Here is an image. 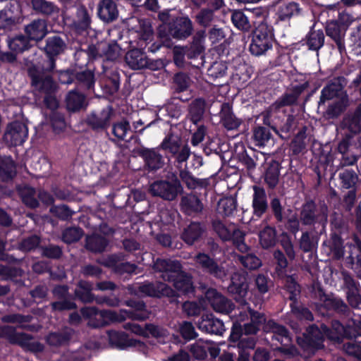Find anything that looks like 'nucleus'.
Segmentation results:
<instances>
[{
	"label": "nucleus",
	"instance_id": "c9c22d12",
	"mask_svg": "<svg viewBox=\"0 0 361 361\" xmlns=\"http://www.w3.org/2000/svg\"><path fill=\"white\" fill-rule=\"evenodd\" d=\"M341 126L354 135L361 132V102L353 111H348L344 115Z\"/></svg>",
	"mask_w": 361,
	"mask_h": 361
},
{
	"label": "nucleus",
	"instance_id": "6ab92c4d",
	"mask_svg": "<svg viewBox=\"0 0 361 361\" xmlns=\"http://www.w3.org/2000/svg\"><path fill=\"white\" fill-rule=\"evenodd\" d=\"M114 111L111 105H107L99 111H92L86 118L87 125L94 131L107 130L110 125Z\"/></svg>",
	"mask_w": 361,
	"mask_h": 361
},
{
	"label": "nucleus",
	"instance_id": "72a5a7b5",
	"mask_svg": "<svg viewBox=\"0 0 361 361\" xmlns=\"http://www.w3.org/2000/svg\"><path fill=\"white\" fill-rule=\"evenodd\" d=\"M205 298L212 307L217 312L224 313L231 310V302L214 288H209L205 292Z\"/></svg>",
	"mask_w": 361,
	"mask_h": 361
},
{
	"label": "nucleus",
	"instance_id": "4c0bfd02",
	"mask_svg": "<svg viewBox=\"0 0 361 361\" xmlns=\"http://www.w3.org/2000/svg\"><path fill=\"white\" fill-rule=\"evenodd\" d=\"M206 37V30H200L192 37V41L188 45L183 47L186 56L189 59H197L204 51V42Z\"/></svg>",
	"mask_w": 361,
	"mask_h": 361
},
{
	"label": "nucleus",
	"instance_id": "f3484780",
	"mask_svg": "<svg viewBox=\"0 0 361 361\" xmlns=\"http://www.w3.org/2000/svg\"><path fill=\"white\" fill-rule=\"evenodd\" d=\"M308 82H305L302 84L293 86L290 92H284L265 110H268V113L271 116V114L274 112L281 111V109L283 107L297 104L300 96L308 88Z\"/></svg>",
	"mask_w": 361,
	"mask_h": 361
},
{
	"label": "nucleus",
	"instance_id": "f257e3e1",
	"mask_svg": "<svg viewBox=\"0 0 361 361\" xmlns=\"http://www.w3.org/2000/svg\"><path fill=\"white\" fill-rule=\"evenodd\" d=\"M293 217L288 221V232L295 235L300 230V226L312 229L314 233L324 235L326 232L328 224V207L324 204L319 207L312 199H305Z\"/></svg>",
	"mask_w": 361,
	"mask_h": 361
},
{
	"label": "nucleus",
	"instance_id": "ea45409f",
	"mask_svg": "<svg viewBox=\"0 0 361 361\" xmlns=\"http://www.w3.org/2000/svg\"><path fill=\"white\" fill-rule=\"evenodd\" d=\"M92 283L85 280H80L74 290L72 300H78L84 304L92 303L96 300L97 296L92 293Z\"/></svg>",
	"mask_w": 361,
	"mask_h": 361
},
{
	"label": "nucleus",
	"instance_id": "e2e57ef3",
	"mask_svg": "<svg viewBox=\"0 0 361 361\" xmlns=\"http://www.w3.org/2000/svg\"><path fill=\"white\" fill-rule=\"evenodd\" d=\"M120 83V74L117 71H112L109 73V75L102 80L101 86L104 93L112 96L118 91Z\"/></svg>",
	"mask_w": 361,
	"mask_h": 361
},
{
	"label": "nucleus",
	"instance_id": "338daca9",
	"mask_svg": "<svg viewBox=\"0 0 361 361\" xmlns=\"http://www.w3.org/2000/svg\"><path fill=\"white\" fill-rule=\"evenodd\" d=\"M324 39L322 30L311 29L306 36V44L310 50L318 51L324 46Z\"/></svg>",
	"mask_w": 361,
	"mask_h": 361
},
{
	"label": "nucleus",
	"instance_id": "aec40b11",
	"mask_svg": "<svg viewBox=\"0 0 361 361\" xmlns=\"http://www.w3.org/2000/svg\"><path fill=\"white\" fill-rule=\"evenodd\" d=\"M153 269L161 273L164 281L171 282L183 270V266L178 260L158 257L154 261Z\"/></svg>",
	"mask_w": 361,
	"mask_h": 361
},
{
	"label": "nucleus",
	"instance_id": "a878e982",
	"mask_svg": "<svg viewBox=\"0 0 361 361\" xmlns=\"http://www.w3.org/2000/svg\"><path fill=\"white\" fill-rule=\"evenodd\" d=\"M191 80L188 73L178 72L173 78L172 90L173 94L171 98L172 104H175L176 100L182 102H188L191 97L190 94L185 95L181 93L187 91L190 85Z\"/></svg>",
	"mask_w": 361,
	"mask_h": 361
},
{
	"label": "nucleus",
	"instance_id": "2f4dec72",
	"mask_svg": "<svg viewBox=\"0 0 361 361\" xmlns=\"http://www.w3.org/2000/svg\"><path fill=\"white\" fill-rule=\"evenodd\" d=\"M24 32L31 41H41L48 34L47 20L36 18L31 20L24 26Z\"/></svg>",
	"mask_w": 361,
	"mask_h": 361
},
{
	"label": "nucleus",
	"instance_id": "6e6d98bb",
	"mask_svg": "<svg viewBox=\"0 0 361 361\" xmlns=\"http://www.w3.org/2000/svg\"><path fill=\"white\" fill-rule=\"evenodd\" d=\"M126 305L133 308L132 311L129 312L130 317L133 319L138 321H145L149 317V313L147 310V305L142 300L130 299L126 301Z\"/></svg>",
	"mask_w": 361,
	"mask_h": 361
},
{
	"label": "nucleus",
	"instance_id": "37998d69",
	"mask_svg": "<svg viewBox=\"0 0 361 361\" xmlns=\"http://www.w3.org/2000/svg\"><path fill=\"white\" fill-rule=\"evenodd\" d=\"M29 5L36 15L44 18L56 15L59 11V7L54 3L47 0H30Z\"/></svg>",
	"mask_w": 361,
	"mask_h": 361
},
{
	"label": "nucleus",
	"instance_id": "864d4df0",
	"mask_svg": "<svg viewBox=\"0 0 361 361\" xmlns=\"http://www.w3.org/2000/svg\"><path fill=\"white\" fill-rule=\"evenodd\" d=\"M92 10H88L85 6L80 5L77 7L75 25L78 30L86 31L90 28L92 23Z\"/></svg>",
	"mask_w": 361,
	"mask_h": 361
},
{
	"label": "nucleus",
	"instance_id": "de8ad7c7",
	"mask_svg": "<svg viewBox=\"0 0 361 361\" xmlns=\"http://www.w3.org/2000/svg\"><path fill=\"white\" fill-rule=\"evenodd\" d=\"M109 244V240L100 234L93 233L85 238V248L92 253H102Z\"/></svg>",
	"mask_w": 361,
	"mask_h": 361
},
{
	"label": "nucleus",
	"instance_id": "774afa93",
	"mask_svg": "<svg viewBox=\"0 0 361 361\" xmlns=\"http://www.w3.org/2000/svg\"><path fill=\"white\" fill-rule=\"evenodd\" d=\"M338 179L341 189L356 188L359 178L357 173L353 169H343L338 173Z\"/></svg>",
	"mask_w": 361,
	"mask_h": 361
},
{
	"label": "nucleus",
	"instance_id": "a18cd8bd",
	"mask_svg": "<svg viewBox=\"0 0 361 361\" xmlns=\"http://www.w3.org/2000/svg\"><path fill=\"white\" fill-rule=\"evenodd\" d=\"M281 169V164L276 160L271 159L267 163L263 176L269 188L274 189L278 185Z\"/></svg>",
	"mask_w": 361,
	"mask_h": 361
},
{
	"label": "nucleus",
	"instance_id": "393cba45",
	"mask_svg": "<svg viewBox=\"0 0 361 361\" xmlns=\"http://www.w3.org/2000/svg\"><path fill=\"white\" fill-rule=\"evenodd\" d=\"M160 149L142 147L137 151L138 155L142 158L145 168L149 172H155L162 169L165 164L164 157L159 153Z\"/></svg>",
	"mask_w": 361,
	"mask_h": 361
},
{
	"label": "nucleus",
	"instance_id": "3c124183",
	"mask_svg": "<svg viewBox=\"0 0 361 361\" xmlns=\"http://www.w3.org/2000/svg\"><path fill=\"white\" fill-rule=\"evenodd\" d=\"M182 137L170 131L163 139L162 142L158 146V148L164 151L166 154L169 156L174 150L178 149L183 144H185Z\"/></svg>",
	"mask_w": 361,
	"mask_h": 361
},
{
	"label": "nucleus",
	"instance_id": "603ef678",
	"mask_svg": "<svg viewBox=\"0 0 361 361\" xmlns=\"http://www.w3.org/2000/svg\"><path fill=\"white\" fill-rule=\"evenodd\" d=\"M66 47L63 39L58 35H54L47 38L44 50L47 56L56 57L64 51Z\"/></svg>",
	"mask_w": 361,
	"mask_h": 361
},
{
	"label": "nucleus",
	"instance_id": "b1692460",
	"mask_svg": "<svg viewBox=\"0 0 361 361\" xmlns=\"http://www.w3.org/2000/svg\"><path fill=\"white\" fill-rule=\"evenodd\" d=\"M252 188V218L259 219L265 214L267 215L269 209H270V200H268L267 195L264 188L254 185Z\"/></svg>",
	"mask_w": 361,
	"mask_h": 361
},
{
	"label": "nucleus",
	"instance_id": "423d86ee",
	"mask_svg": "<svg viewBox=\"0 0 361 361\" xmlns=\"http://www.w3.org/2000/svg\"><path fill=\"white\" fill-rule=\"evenodd\" d=\"M6 339L10 344L16 345L26 351L39 353L44 350V345L39 341H33V336L25 332H17L16 328L10 325H0V339Z\"/></svg>",
	"mask_w": 361,
	"mask_h": 361
},
{
	"label": "nucleus",
	"instance_id": "58836bf2",
	"mask_svg": "<svg viewBox=\"0 0 361 361\" xmlns=\"http://www.w3.org/2000/svg\"><path fill=\"white\" fill-rule=\"evenodd\" d=\"M97 16L104 23H111L118 16L117 5L114 0H101L97 7Z\"/></svg>",
	"mask_w": 361,
	"mask_h": 361
},
{
	"label": "nucleus",
	"instance_id": "4be33fe9",
	"mask_svg": "<svg viewBox=\"0 0 361 361\" xmlns=\"http://www.w3.org/2000/svg\"><path fill=\"white\" fill-rule=\"evenodd\" d=\"M195 262L202 271L210 276L220 280H224L227 273L225 268L208 254L199 252L195 256Z\"/></svg>",
	"mask_w": 361,
	"mask_h": 361
},
{
	"label": "nucleus",
	"instance_id": "39448f33",
	"mask_svg": "<svg viewBox=\"0 0 361 361\" xmlns=\"http://www.w3.org/2000/svg\"><path fill=\"white\" fill-rule=\"evenodd\" d=\"M263 123L270 126L283 140L288 139L297 127L295 116L290 114H286L285 111L274 112L271 116L268 110H264Z\"/></svg>",
	"mask_w": 361,
	"mask_h": 361
},
{
	"label": "nucleus",
	"instance_id": "7ed1b4c3",
	"mask_svg": "<svg viewBox=\"0 0 361 361\" xmlns=\"http://www.w3.org/2000/svg\"><path fill=\"white\" fill-rule=\"evenodd\" d=\"M347 79L338 76L331 80L322 90L318 105H324L326 101L336 99L331 103L325 112L329 119H336L345 112L350 105V98L345 90Z\"/></svg>",
	"mask_w": 361,
	"mask_h": 361
},
{
	"label": "nucleus",
	"instance_id": "8fccbe9b",
	"mask_svg": "<svg viewBox=\"0 0 361 361\" xmlns=\"http://www.w3.org/2000/svg\"><path fill=\"white\" fill-rule=\"evenodd\" d=\"M322 235L311 231H305L302 233L299 240V247L304 252H312L318 246L319 238Z\"/></svg>",
	"mask_w": 361,
	"mask_h": 361
},
{
	"label": "nucleus",
	"instance_id": "bf43d9fd",
	"mask_svg": "<svg viewBox=\"0 0 361 361\" xmlns=\"http://www.w3.org/2000/svg\"><path fill=\"white\" fill-rule=\"evenodd\" d=\"M99 312L94 307H83L80 310L81 317L84 319H88V325L93 329L103 327L107 324L106 322L97 318V317H99Z\"/></svg>",
	"mask_w": 361,
	"mask_h": 361
},
{
	"label": "nucleus",
	"instance_id": "20e7f679",
	"mask_svg": "<svg viewBox=\"0 0 361 361\" xmlns=\"http://www.w3.org/2000/svg\"><path fill=\"white\" fill-rule=\"evenodd\" d=\"M316 295L319 300L317 304V312L324 317H331L334 315L348 317L351 314V310L348 304L338 295L334 293H326L324 289L319 286Z\"/></svg>",
	"mask_w": 361,
	"mask_h": 361
},
{
	"label": "nucleus",
	"instance_id": "a211bd4d",
	"mask_svg": "<svg viewBox=\"0 0 361 361\" xmlns=\"http://www.w3.org/2000/svg\"><path fill=\"white\" fill-rule=\"evenodd\" d=\"M207 234V225L204 221H190L181 230L180 239L188 245L201 243Z\"/></svg>",
	"mask_w": 361,
	"mask_h": 361
},
{
	"label": "nucleus",
	"instance_id": "4468645a",
	"mask_svg": "<svg viewBox=\"0 0 361 361\" xmlns=\"http://www.w3.org/2000/svg\"><path fill=\"white\" fill-rule=\"evenodd\" d=\"M28 136L27 126L18 121L8 123L2 137V142L8 147L23 145Z\"/></svg>",
	"mask_w": 361,
	"mask_h": 361
},
{
	"label": "nucleus",
	"instance_id": "052dcab7",
	"mask_svg": "<svg viewBox=\"0 0 361 361\" xmlns=\"http://www.w3.org/2000/svg\"><path fill=\"white\" fill-rule=\"evenodd\" d=\"M178 169L179 177L188 189L194 190L197 188H204L207 185V180L206 179H199L194 177L186 166Z\"/></svg>",
	"mask_w": 361,
	"mask_h": 361
},
{
	"label": "nucleus",
	"instance_id": "ddd939ff",
	"mask_svg": "<svg viewBox=\"0 0 361 361\" xmlns=\"http://www.w3.org/2000/svg\"><path fill=\"white\" fill-rule=\"evenodd\" d=\"M27 73L35 91L40 94L56 93L58 85L51 74H44L35 67H28Z\"/></svg>",
	"mask_w": 361,
	"mask_h": 361
},
{
	"label": "nucleus",
	"instance_id": "dca6fc26",
	"mask_svg": "<svg viewBox=\"0 0 361 361\" xmlns=\"http://www.w3.org/2000/svg\"><path fill=\"white\" fill-rule=\"evenodd\" d=\"M293 209L290 207H286V202L279 197L275 195L270 197V209H269L267 219H274L278 224H284L288 231V221L293 217Z\"/></svg>",
	"mask_w": 361,
	"mask_h": 361
},
{
	"label": "nucleus",
	"instance_id": "c85d7f7f",
	"mask_svg": "<svg viewBox=\"0 0 361 361\" xmlns=\"http://www.w3.org/2000/svg\"><path fill=\"white\" fill-rule=\"evenodd\" d=\"M208 8H201L195 17V22L201 27H207L212 25L214 18V12L224 6V0H209L202 5Z\"/></svg>",
	"mask_w": 361,
	"mask_h": 361
},
{
	"label": "nucleus",
	"instance_id": "bb28decb",
	"mask_svg": "<svg viewBox=\"0 0 361 361\" xmlns=\"http://www.w3.org/2000/svg\"><path fill=\"white\" fill-rule=\"evenodd\" d=\"M171 24V35L176 39H185L194 30L192 22L187 16L173 18Z\"/></svg>",
	"mask_w": 361,
	"mask_h": 361
},
{
	"label": "nucleus",
	"instance_id": "412c9836",
	"mask_svg": "<svg viewBox=\"0 0 361 361\" xmlns=\"http://www.w3.org/2000/svg\"><path fill=\"white\" fill-rule=\"evenodd\" d=\"M227 290L236 301H245L249 290L247 274L240 271L233 273Z\"/></svg>",
	"mask_w": 361,
	"mask_h": 361
},
{
	"label": "nucleus",
	"instance_id": "680f3d73",
	"mask_svg": "<svg viewBox=\"0 0 361 361\" xmlns=\"http://www.w3.org/2000/svg\"><path fill=\"white\" fill-rule=\"evenodd\" d=\"M252 139L256 146L264 147L271 143L272 135L268 128L257 126L253 128Z\"/></svg>",
	"mask_w": 361,
	"mask_h": 361
},
{
	"label": "nucleus",
	"instance_id": "2eb2a0df",
	"mask_svg": "<svg viewBox=\"0 0 361 361\" xmlns=\"http://www.w3.org/2000/svg\"><path fill=\"white\" fill-rule=\"evenodd\" d=\"M107 335L109 345L117 350H123L129 348H136L138 350L144 352L147 348L143 341L130 338L128 334L122 331L109 330L107 331Z\"/></svg>",
	"mask_w": 361,
	"mask_h": 361
},
{
	"label": "nucleus",
	"instance_id": "0e129e2a",
	"mask_svg": "<svg viewBox=\"0 0 361 361\" xmlns=\"http://www.w3.org/2000/svg\"><path fill=\"white\" fill-rule=\"evenodd\" d=\"M76 83L78 86L88 90L93 91L95 85V75L94 71L86 69L75 72Z\"/></svg>",
	"mask_w": 361,
	"mask_h": 361
},
{
	"label": "nucleus",
	"instance_id": "5701e85b",
	"mask_svg": "<svg viewBox=\"0 0 361 361\" xmlns=\"http://www.w3.org/2000/svg\"><path fill=\"white\" fill-rule=\"evenodd\" d=\"M125 61L133 70L144 68H149L150 70L158 69V61L149 59L146 53L140 49L135 48L129 50L126 54Z\"/></svg>",
	"mask_w": 361,
	"mask_h": 361
},
{
	"label": "nucleus",
	"instance_id": "cd10ccee",
	"mask_svg": "<svg viewBox=\"0 0 361 361\" xmlns=\"http://www.w3.org/2000/svg\"><path fill=\"white\" fill-rule=\"evenodd\" d=\"M307 127L303 126L291 140L287 148V154L290 159V166L293 160H297L306 152Z\"/></svg>",
	"mask_w": 361,
	"mask_h": 361
},
{
	"label": "nucleus",
	"instance_id": "6e6552de",
	"mask_svg": "<svg viewBox=\"0 0 361 361\" xmlns=\"http://www.w3.org/2000/svg\"><path fill=\"white\" fill-rule=\"evenodd\" d=\"M183 191L180 180L174 173L169 179L154 180L149 186V192L152 196L168 201L176 200Z\"/></svg>",
	"mask_w": 361,
	"mask_h": 361
},
{
	"label": "nucleus",
	"instance_id": "0eeeda50",
	"mask_svg": "<svg viewBox=\"0 0 361 361\" xmlns=\"http://www.w3.org/2000/svg\"><path fill=\"white\" fill-rule=\"evenodd\" d=\"M357 322V319H351L343 325L340 321L334 319L331 321V327L323 324V331L326 338L331 341L340 343L344 338H355L358 343H361V334L358 333Z\"/></svg>",
	"mask_w": 361,
	"mask_h": 361
},
{
	"label": "nucleus",
	"instance_id": "7c9ffc66",
	"mask_svg": "<svg viewBox=\"0 0 361 361\" xmlns=\"http://www.w3.org/2000/svg\"><path fill=\"white\" fill-rule=\"evenodd\" d=\"M339 22L331 21L328 23L325 27V32L336 44V47L341 54L345 53V35L346 32V26L339 25Z\"/></svg>",
	"mask_w": 361,
	"mask_h": 361
},
{
	"label": "nucleus",
	"instance_id": "473e14b6",
	"mask_svg": "<svg viewBox=\"0 0 361 361\" xmlns=\"http://www.w3.org/2000/svg\"><path fill=\"white\" fill-rule=\"evenodd\" d=\"M207 101L203 97H197L191 101L188 107L187 118L195 126L204 120L207 111Z\"/></svg>",
	"mask_w": 361,
	"mask_h": 361
},
{
	"label": "nucleus",
	"instance_id": "13d9d810",
	"mask_svg": "<svg viewBox=\"0 0 361 361\" xmlns=\"http://www.w3.org/2000/svg\"><path fill=\"white\" fill-rule=\"evenodd\" d=\"M192 155L190 147L188 143L183 144L178 149L174 150L168 157L173 160V164L177 169L186 166L187 161Z\"/></svg>",
	"mask_w": 361,
	"mask_h": 361
},
{
	"label": "nucleus",
	"instance_id": "79ce46f5",
	"mask_svg": "<svg viewBox=\"0 0 361 361\" xmlns=\"http://www.w3.org/2000/svg\"><path fill=\"white\" fill-rule=\"evenodd\" d=\"M300 12V4L295 1H289L280 4L276 11V22H288L293 16H298Z\"/></svg>",
	"mask_w": 361,
	"mask_h": 361
},
{
	"label": "nucleus",
	"instance_id": "9d476101",
	"mask_svg": "<svg viewBox=\"0 0 361 361\" xmlns=\"http://www.w3.org/2000/svg\"><path fill=\"white\" fill-rule=\"evenodd\" d=\"M243 325L238 322L233 323L228 340L231 343H237L238 361H250V353L255 349L257 340L254 337H243Z\"/></svg>",
	"mask_w": 361,
	"mask_h": 361
},
{
	"label": "nucleus",
	"instance_id": "c756f323",
	"mask_svg": "<svg viewBox=\"0 0 361 361\" xmlns=\"http://www.w3.org/2000/svg\"><path fill=\"white\" fill-rule=\"evenodd\" d=\"M353 139L352 135L347 134L338 144L337 150L341 154V164L343 166L353 165L359 158V154L353 151L355 148L352 142Z\"/></svg>",
	"mask_w": 361,
	"mask_h": 361
},
{
	"label": "nucleus",
	"instance_id": "1a4fd4ad",
	"mask_svg": "<svg viewBox=\"0 0 361 361\" xmlns=\"http://www.w3.org/2000/svg\"><path fill=\"white\" fill-rule=\"evenodd\" d=\"M252 35V42L249 47L252 55L257 56L263 55L272 48L274 35L271 28L267 23H259Z\"/></svg>",
	"mask_w": 361,
	"mask_h": 361
},
{
	"label": "nucleus",
	"instance_id": "f03ea898",
	"mask_svg": "<svg viewBox=\"0 0 361 361\" xmlns=\"http://www.w3.org/2000/svg\"><path fill=\"white\" fill-rule=\"evenodd\" d=\"M172 283L175 289L161 281L147 282L139 286V291L147 296L161 298L166 297L171 302H174L181 295L192 297L195 293L192 276L183 269L173 278Z\"/></svg>",
	"mask_w": 361,
	"mask_h": 361
},
{
	"label": "nucleus",
	"instance_id": "09e8293b",
	"mask_svg": "<svg viewBox=\"0 0 361 361\" xmlns=\"http://www.w3.org/2000/svg\"><path fill=\"white\" fill-rule=\"evenodd\" d=\"M30 42V38L23 34L8 37L7 39L8 48L16 54H21L29 50L32 47Z\"/></svg>",
	"mask_w": 361,
	"mask_h": 361
},
{
	"label": "nucleus",
	"instance_id": "a19ab883",
	"mask_svg": "<svg viewBox=\"0 0 361 361\" xmlns=\"http://www.w3.org/2000/svg\"><path fill=\"white\" fill-rule=\"evenodd\" d=\"M88 105L86 95L73 90L68 92L66 97V106L68 111L71 113L79 112L86 109Z\"/></svg>",
	"mask_w": 361,
	"mask_h": 361
},
{
	"label": "nucleus",
	"instance_id": "f704fd0d",
	"mask_svg": "<svg viewBox=\"0 0 361 361\" xmlns=\"http://www.w3.org/2000/svg\"><path fill=\"white\" fill-rule=\"evenodd\" d=\"M198 329L210 334H221L224 324L220 319L215 318L212 314H203L197 322Z\"/></svg>",
	"mask_w": 361,
	"mask_h": 361
},
{
	"label": "nucleus",
	"instance_id": "69168bd1",
	"mask_svg": "<svg viewBox=\"0 0 361 361\" xmlns=\"http://www.w3.org/2000/svg\"><path fill=\"white\" fill-rule=\"evenodd\" d=\"M284 281V286L288 293V298L291 301L290 303H294L298 301V298L300 295V286L296 281L295 278L293 274H288L287 276L280 279Z\"/></svg>",
	"mask_w": 361,
	"mask_h": 361
},
{
	"label": "nucleus",
	"instance_id": "4d7b16f0",
	"mask_svg": "<svg viewBox=\"0 0 361 361\" xmlns=\"http://www.w3.org/2000/svg\"><path fill=\"white\" fill-rule=\"evenodd\" d=\"M274 259L275 261L274 278L278 279L287 276L288 272V262L285 254L276 250L274 252Z\"/></svg>",
	"mask_w": 361,
	"mask_h": 361
},
{
	"label": "nucleus",
	"instance_id": "5fc2aeb1",
	"mask_svg": "<svg viewBox=\"0 0 361 361\" xmlns=\"http://www.w3.org/2000/svg\"><path fill=\"white\" fill-rule=\"evenodd\" d=\"M327 243L334 259H340L344 256V240L341 238V234L336 232H331L330 239L328 241H324V245Z\"/></svg>",
	"mask_w": 361,
	"mask_h": 361
},
{
	"label": "nucleus",
	"instance_id": "9b49d317",
	"mask_svg": "<svg viewBox=\"0 0 361 361\" xmlns=\"http://www.w3.org/2000/svg\"><path fill=\"white\" fill-rule=\"evenodd\" d=\"M266 332H271V341H276L281 346L278 348L279 350L286 354H293L295 349L292 345V338L288 329L283 325L277 323L274 319H269L264 326Z\"/></svg>",
	"mask_w": 361,
	"mask_h": 361
},
{
	"label": "nucleus",
	"instance_id": "49530a36",
	"mask_svg": "<svg viewBox=\"0 0 361 361\" xmlns=\"http://www.w3.org/2000/svg\"><path fill=\"white\" fill-rule=\"evenodd\" d=\"M16 164L11 156L0 154V180L8 182L16 176Z\"/></svg>",
	"mask_w": 361,
	"mask_h": 361
},
{
	"label": "nucleus",
	"instance_id": "c03bdc74",
	"mask_svg": "<svg viewBox=\"0 0 361 361\" xmlns=\"http://www.w3.org/2000/svg\"><path fill=\"white\" fill-rule=\"evenodd\" d=\"M180 208L185 215L194 216L202 212L203 204L196 195L190 194L181 198Z\"/></svg>",
	"mask_w": 361,
	"mask_h": 361
},
{
	"label": "nucleus",
	"instance_id": "e433bc0d",
	"mask_svg": "<svg viewBox=\"0 0 361 361\" xmlns=\"http://www.w3.org/2000/svg\"><path fill=\"white\" fill-rule=\"evenodd\" d=\"M221 123L227 130H238L243 123L233 113L232 106L226 102L221 104L219 112Z\"/></svg>",
	"mask_w": 361,
	"mask_h": 361
},
{
	"label": "nucleus",
	"instance_id": "f8f14e48",
	"mask_svg": "<svg viewBox=\"0 0 361 361\" xmlns=\"http://www.w3.org/2000/svg\"><path fill=\"white\" fill-rule=\"evenodd\" d=\"M323 324L319 326L312 324L307 328L302 336L297 338L298 344L302 348L310 350H321L324 348V342L326 334L323 331Z\"/></svg>",
	"mask_w": 361,
	"mask_h": 361
}]
</instances>
